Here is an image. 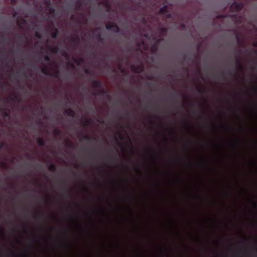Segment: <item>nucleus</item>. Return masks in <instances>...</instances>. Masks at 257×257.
Instances as JSON below:
<instances>
[{"mask_svg":"<svg viewBox=\"0 0 257 257\" xmlns=\"http://www.w3.org/2000/svg\"><path fill=\"white\" fill-rule=\"evenodd\" d=\"M42 72L46 75L53 77L55 78L58 79L60 76V71L56 69L54 73L52 74L49 70V68L45 66L42 69Z\"/></svg>","mask_w":257,"mask_h":257,"instance_id":"1","label":"nucleus"},{"mask_svg":"<svg viewBox=\"0 0 257 257\" xmlns=\"http://www.w3.org/2000/svg\"><path fill=\"white\" fill-rule=\"evenodd\" d=\"M244 7V4L241 2H234L230 6V9L233 12L238 13Z\"/></svg>","mask_w":257,"mask_h":257,"instance_id":"2","label":"nucleus"},{"mask_svg":"<svg viewBox=\"0 0 257 257\" xmlns=\"http://www.w3.org/2000/svg\"><path fill=\"white\" fill-rule=\"evenodd\" d=\"M105 27L107 30H113L116 33H119L120 30L119 27L114 23L106 25Z\"/></svg>","mask_w":257,"mask_h":257,"instance_id":"3","label":"nucleus"},{"mask_svg":"<svg viewBox=\"0 0 257 257\" xmlns=\"http://www.w3.org/2000/svg\"><path fill=\"white\" fill-rule=\"evenodd\" d=\"M132 70L136 73L140 74L144 70V66L141 63L138 65H132Z\"/></svg>","mask_w":257,"mask_h":257,"instance_id":"4","label":"nucleus"},{"mask_svg":"<svg viewBox=\"0 0 257 257\" xmlns=\"http://www.w3.org/2000/svg\"><path fill=\"white\" fill-rule=\"evenodd\" d=\"M235 62L236 66L237 69L241 71H243L244 70V67L242 64L241 61L238 55L235 56Z\"/></svg>","mask_w":257,"mask_h":257,"instance_id":"5","label":"nucleus"},{"mask_svg":"<svg viewBox=\"0 0 257 257\" xmlns=\"http://www.w3.org/2000/svg\"><path fill=\"white\" fill-rule=\"evenodd\" d=\"M92 86L95 88H102L103 86L102 83L98 80H93L92 81Z\"/></svg>","mask_w":257,"mask_h":257,"instance_id":"6","label":"nucleus"},{"mask_svg":"<svg viewBox=\"0 0 257 257\" xmlns=\"http://www.w3.org/2000/svg\"><path fill=\"white\" fill-rule=\"evenodd\" d=\"M64 114L72 117H74L76 116L75 112L72 109H66L64 111Z\"/></svg>","mask_w":257,"mask_h":257,"instance_id":"7","label":"nucleus"},{"mask_svg":"<svg viewBox=\"0 0 257 257\" xmlns=\"http://www.w3.org/2000/svg\"><path fill=\"white\" fill-rule=\"evenodd\" d=\"M82 6V2L80 0H76L75 3V10L76 11H81Z\"/></svg>","mask_w":257,"mask_h":257,"instance_id":"8","label":"nucleus"},{"mask_svg":"<svg viewBox=\"0 0 257 257\" xmlns=\"http://www.w3.org/2000/svg\"><path fill=\"white\" fill-rule=\"evenodd\" d=\"M168 12V10L167 5H164L159 10V14L161 15H165Z\"/></svg>","mask_w":257,"mask_h":257,"instance_id":"9","label":"nucleus"},{"mask_svg":"<svg viewBox=\"0 0 257 257\" xmlns=\"http://www.w3.org/2000/svg\"><path fill=\"white\" fill-rule=\"evenodd\" d=\"M56 169L57 167L55 164L51 163H49L48 169L50 171L52 172H55L56 171Z\"/></svg>","mask_w":257,"mask_h":257,"instance_id":"10","label":"nucleus"},{"mask_svg":"<svg viewBox=\"0 0 257 257\" xmlns=\"http://www.w3.org/2000/svg\"><path fill=\"white\" fill-rule=\"evenodd\" d=\"M38 145L40 147H44L45 146V142L44 139L41 138H39L37 140Z\"/></svg>","mask_w":257,"mask_h":257,"instance_id":"11","label":"nucleus"},{"mask_svg":"<svg viewBox=\"0 0 257 257\" xmlns=\"http://www.w3.org/2000/svg\"><path fill=\"white\" fill-rule=\"evenodd\" d=\"M58 35H59L58 30L56 29L55 30L54 32H53V33H52L51 34V37L54 39L57 38Z\"/></svg>","mask_w":257,"mask_h":257,"instance_id":"12","label":"nucleus"},{"mask_svg":"<svg viewBox=\"0 0 257 257\" xmlns=\"http://www.w3.org/2000/svg\"><path fill=\"white\" fill-rule=\"evenodd\" d=\"M83 139H84L85 140H88V141H92V140L95 141L96 140L95 138L90 137L88 135L83 136Z\"/></svg>","mask_w":257,"mask_h":257,"instance_id":"13","label":"nucleus"},{"mask_svg":"<svg viewBox=\"0 0 257 257\" xmlns=\"http://www.w3.org/2000/svg\"><path fill=\"white\" fill-rule=\"evenodd\" d=\"M197 90L200 94H205L206 93V89L205 88L198 87Z\"/></svg>","mask_w":257,"mask_h":257,"instance_id":"14","label":"nucleus"},{"mask_svg":"<svg viewBox=\"0 0 257 257\" xmlns=\"http://www.w3.org/2000/svg\"><path fill=\"white\" fill-rule=\"evenodd\" d=\"M95 37L96 38V39L97 40V41L98 42H102L103 41V38L101 37V34L100 33H98L97 34L96 36H95Z\"/></svg>","mask_w":257,"mask_h":257,"instance_id":"15","label":"nucleus"},{"mask_svg":"<svg viewBox=\"0 0 257 257\" xmlns=\"http://www.w3.org/2000/svg\"><path fill=\"white\" fill-rule=\"evenodd\" d=\"M9 99L10 100H20V97H19V96L18 95H15L13 97H9Z\"/></svg>","mask_w":257,"mask_h":257,"instance_id":"16","label":"nucleus"},{"mask_svg":"<svg viewBox=\"0 0 257 257\" xmlns=\"http://www.w3.org/2000/svg\"><path fill=\"white\" fill-rule=\"evenodd\" d=\"M84 60L82 58L75 59L74 60L75 62H76V63H77L78 64H80V63H83L84 62Z\"/></svg>","mask_w":257,"mask_h":257,"instance_id":"17","label":"nucleus"},{"mask_svg":"<svg viewBox=\"0 0 257 257\" xmlns=\"http://www.w3.org/2000/svg\"><path fill=\"white\" fill-rule=\"evenodd\" d=\"M151 50L153 53H156L158 50V47L157 45H154L151 47Z\"/></svg>","mask_w":257,"mask_h":257,"instance_id":"18","label":"nucleus"},{"mask_svg":"<svg viewBox=\"0 0 257 257\" xmlns=\"http://www.w3.org/2000/svg\"><path fill=\"white\" fill-rule=\"evenodd\" d=\"M48 8L49 9V13L51 15H54L55 13V9L54 8L51 7H48Z\"/></svg>","mask_w":257,"mask_h":257,"instance_id":"19","label":"nucleus"},{"mask_svg":"<svg viewBox=\"0 0 257 257\" xmlns=\"http://www.w3.org/2000/svg\"><path fill=\"white\" fill-rule=\"evenodd\" d=\"M107 93H108V91L103 89L100 90L99 91V94L101 95H104V94H106Z\"/></svg>","mask_w":257,"mask_h":257,"instance_id":"20","label":"nucleus"},{"mask_svg":"<svg viewBox=\"0 0 257 257\" xmlns=\"http://www.w3.org/2000/svg\"><path fill=\"white\" fill-rule=\"evenodd\" d=\"M71 40L73 43H78L79 41V38L77 36L75 38H72Z\"/></svg>","mask_w":257,"mask_h":257,"instance_id":"21","label":"nucleus"},{"mask_svg":"<svg viewBox=\"0 0 257 257\" xmlns=\"http://www.w3.org/2000/svg\"><path fill=\"white\" fill-rule=\"evenodd\" d=\"M159 30L162 34H165L167 32V29L164 27H161L159 28Z\"/></svg>","mask_w":257,"mask_h":257,"instance_id":"22","label":"nucleus"},{"mask_svg":"<svg viewBox=\"0 0 257 257\" xmlns=\"http://www.w3.org/2000/svg\"><path fill=\"white\" fill-rule=\"evenodd\" d=\"M2 115L5 117H8L9 116V113L7 111L4 110L2 112Z\"/></svg>","mask_w":257,"mask_h":257,"instance_id":"23","label":"nucleus"},{"mask_svg":"<svg viewBox=\"0 0 257 257\" xmlns=\"http://www.w3.org/2000/svg\"><path fill=\"white\" fill-rule=\"evenodd\" d=\"M35 36L38 38V39H41L42 38V35L39 32H36L35 33Z\"/></svg>","mask_w":257,"mask_h":257,"instance_id":"24","label":"nucleus"},{"mask_svg":"<svg viewBox=\"0 0 257 257\" xmlns=\"http://www.w3.org/2000/svg\"><path fill=\"white\" fill-rule=\"evenodd\" d=\"M51 51L54 53H57L59 51V49L58 47H54L51 48Z\"/></svg>","mask_w":257,"mask_h":257,"instance_id":"25","label":"nucleus"},{"mask_svg":"<svg viewBox=\"0 0 257 257\" xmlns=\"http://www.w3.org/2000/svg\"><path fill=\"white\" fill-rule=\"evenodd\" d=\"M54 133L55 135L58 136L61 134V131L59 130L56 128L54 130Z\"/></svg>","mask_w":257,"mask_h":257,"instance_id":"26","label":"nucleus"},{"mask_svg":"<svg viewBox=\"0 0 257 257\" xmlns=\"http://www.w3.org/2000/svg\"><path fill=\"white\" fill-rule=\"evenodd\" d=\"M165 15H166V18H167V19H170L172 18V15L171 13H170L169 12L168 13H167L165 14Z\"/></svg>","mask_w":257,"mask_h":257,"instance_id":"27","label":"nucleus"},{"mask_svg":"<svg viewBox=\"0 0 257 257\" xmlns=\"http://www.w3.org/2000/svg\"><path fill=\"white\" fill-rule=\"evenodd\" d=\"M44 59L47 62H50L51 60L50 56L48 55H46L44 56Z\"/></svg>","mask_w":257,"mask_h":257,"instance_id":"28","label":"nucleus"},{"mask_svg":"<svg viewBox=\"0 0 257 257\" xmlns=\"http://www.w3.org/2000/svg\"><path fill=\"white\" fill-rule=\"evenodd\" d=\"M185 126L186 127V128L187 129H189L190 128L189 121L186 120H185Z\"/></svg>","mask_w":257,"mask_h":257,"instance_id":"29","label":"nucleus"},{"mask_svg":"<svg viewBox=\"0 0 257 257\" xmlns=\"http://www.w3.org/2000/svg\"><path fill=\"white\" fill-rule=\"evenodd\" d=\"M67 145L70 148H73L74 147V145L70 142H67Z\"/></svg>","mask_w":257,"mask_h":257,"instance_id":"30","label":"nucleus"},{"mask_svg":"<svg viewBox=\"0 0 257 257\" xmlns=\"http://www.w3.org/2000/svg\"><path fill=\"white\" fill-rule=\"evenodd\" d=\"M90 123V119H86L85 121V123L84 125L85 126H87L89 123Z\"/></svg>","mask_w":257,"mask_h":257,"instance_id":"31","label":"nucleus"},{"mask_svg":"<svg viewBox=\"0 0 257 257\" xmlns=\"http://www.w3.org/2000/svg\"><path fill=\"white\" fill-rule=\"evenodd\" d=\"M42 216V214L39 213H36L34 216L35 218H40Z\"/></svg>","mask_w":257,"mask_h":257,"instance_id":"32","label":"nucleus"},{"mask_svg":"<svg viewBox=\"0 0 257 257\" xmlns=\"http://www.w3.org/2000/svg\"><path fill=\"white\" fill-rule=\"evenodd\" d=\"M84 72L87 74H90L91 73V71L89 69H86Z\"/></svg>","mask_w":257,"mask_h":257,"instance_id":"33","label":"nucleus"},{"mask_svg":"<svg viewBox=\"0 0 257 257\" xmlns=\"http://www.w3.org/2000/svg\"><path fill=\"white\" fill-rule=\"evenodd\" d=\"M6 146V144L4 143H2L0 144V148L2 149L4 148Z\"/></svg>","mask_w":257,"mask_h":257,"instance_id":"34","label":"nucleus"},{"mask_svg":"<svg viewBox=\"0 0 257 257\" xmlns=\"http://www.w3.org/2000/svg\"><path fill=\"white\" fill-rule=\"evenodd\" d=\"M142 22L143 23L145 24L146 23V20L145 18H143L142 19Z\"/></svg>","mask_w":257,"mask_h":257,"instance_id":"35","label":"nucleus"},{"mask_svg":"<svg viewBox=\"0 0 257 257\" xmlns=\"http://www.w3.org/2000/svg\"><path fill=\"white\" fill-rule=\"evenodd\" d=\"M236 40H237L238 42H240V38H239V37L238 35L236 36Z\"/></svg>","mask_w":257,"mask_h":257,"instance_id":"36","label":"nucleus"},{"mask_svg":"<svg viewBox=\"0 0 257 257\" xmlns=\"http://www.w3.org/2000/svg\"><path fill=\"white\" fill-rule=\"evenodd\" d=\"M46 4H47V5H50V4H51L50 1V0H46Z\"/></svg>","mask_w":257,"mask_h":257,"instance_id":"37","label":"nucleus"},{"mask_svg":"<svg viewBox=\"0 0 257 257\" xmlns=\"http://www.w3.org/2000/svg\"><path fill=\"white\" fill-rule=\"evenodd\" d=\"M70 66H71V68H72L73 69H74V68H75V65H74L73 64H72V63H71V64H70Z\"/></svg>","mask_w":257,"mask_h":257,"instance_id":"38","label":"nucleus"},{"mask_svg":"<svg viewBox=\"0 0 257 257\" xmlns=\"http://www.w3.org/2000/svg\"><path fill=\"white\" fill-rule=\"evenodd\" d=\"M253 46L257 47V42L253 43Z\"/></svg>","mask_w":257,"mask_h":257,"instance_id":"39","label":"nucleus"},{"mask_svg":"<svg viewBox=\"0 0 257 257\" xmlns=\"http://www.w3.org/2000/svg\"><path fill=\"white\" fill-rule=\"evenodd\" d=\"M236 22H237V23H241V20H240V19H238V20H236Z\"/></svg>","mask_w":257,"mask_h":257,"instance_id":"40","label":"nucleus"},{"mask_svg":"<svg viewBox=\"0 0 257 257\" xmlns=\"http://www.w3.org/2000/svg\"><path fill=\"white\" fill-rule=\"evenodd\" d=\"M23 36L22 35H19L18 36V38L20 39H22L23 38Z\"/></svg>","mask_w":257,"mask_h":257,"instance_id":"41","label":"nucleus"},{"mask_svg":"<svg viewBox=\"0 0 257 257\" xmlns=\"http://www.w3.org/2000/svg\"><path fill=\"white\" fill-rule=\"evenodd\" d=\"M17 0H12V3L15 4Z\"/></svg>","mask_w":257,"mask_h":257,"instance_id":"42","label":"nucleus"},{"mask_svg":"<svg viewBox=\"0 0 257 257\" xmlns=\"http://www.w3.org/2000/svg\"><path fill=\"white\" fill-rule=\"evenodd\" d=\"M126 114V115L127 116H129V115H130V113L127 112H126V114Z\"/></svg>","mask_w":257,"mask_h":257,"instance_id":"43","label":"nucleus"},{"mask_svg":"<svg viewBox=\"0 0 257 257\" xmlns=\"http://www.w3.org/2000/svg\"><path fill=\"white\" fill-rule=\"evenodd\" d=\"M98 121L101 122V123H104L103 121H100L99 120H98Z\"/></svg>","mask_w":257,"mask_h":257,"instance_id":"44","label":"nucleus"},{"mask_svg":"<svg viewBox=\"0 0 257 257\" xmlns=\"http://www.w3.org/2000/svg\"><path fill=\"white\" fill-rule=\"evenodd\" d=\"M74 16L73 15L71 17V19L73 20V19H74Z\"/></svg>","mask_w":257,"mask_h":257,"instance_id":"45","label":"nucleus"},{"mask_svg":"<svg viewBox=\"0 0 257 257\" xmlns=\"http://www.w3.org/2000/svg\"><path fill=\"white\" fill-rule=\"evenodd\" d=\"M34 241L35 242H37V241H38V240H37V239H36L35 238L34 239Z\"/></svg>","mask_w":257,"mask_h":257,"instance_id":"46","label":"nucleus"},{"mask_svg":"<svg viewBox=\"0 0 257 257\" xmlns=\"http://www.w3.org/2000/svg\"><path fill=\"white\" fill-rule=\"evenodd\" d=\"M148 78L150 80H152V79H153V77H149Z\"/></svg>","mask_w":257,"mask_h":257,"instance_id":"47","label":"nucleus"},{"mask_svg":"<svg viewBox=\"0 0 257 257\" xmlns=\"http://www.w3.org/2000/svg\"><path fill=\"white\" fill-rule=\"evenodd\" d=\"M254 90H255V91H257V87H254Z\"/></svg>","mask_w":257,"mask_h":257,"instance_id":"48","label":"nucleus"},{"mask_svg":"<svg viewBox=\"0 0 257 257\" xmlns=\"http://www.w3.org/2000/svg\"><path fill=\"white\" fill-rule=\"evenodd\" d=\"M136 170H137V171L138 172L140 173V170H139V169H138V168H137V169H136Z\"/></svg>","mask_w":257,"mask_h":257,"instance_id":"49","label":"nucleus"},{"mask_svg":"<svg viewBox=\"0 0 257 257\" xmlns=\"http://www.w3.org/2000/svg\"><path fill=\"white\" fill-rule=\"evenodd\" d=\"M103 166H104V167H107V166L106 164H104V165H103Z\"/></svg>","mask_w":257,"mask_h":257,"instance_id":"50","label":"nucleus"},{"mask_svg":"<svg viewBox=\"0 0 257 257\" xmlns=\"http://www.w3.org/2000/svg\"><path fill=\"white\" fill-rule=\"evenodd\" d=\"M22 74H23V75H25V72H23V73H22Z\"/></svg>","mask_w":257,"mask_h":257,"instance_id":"51","label":"nucleus"},{"mask_svg":"<svg viewBox=\"0 0 257 257\" xmlns=\"http://www.w3.org/2000/svg\"><path fill=\"white\" fill-rule=\"evenodd\" d=\"M93 95H97V93H93Z\"/></svg>","mask_w":257,"mask_h":257,"instance_id":"52","label":"nucleus"},{"mask_svg":"<svg viewBox=\"0 0 257 257\" xmlns=\"http://www.w3.org/2000/svg\"><path fill=\"white\" fill-rule=\"evenodd\" d=\"M78 167V165H75V168H77Z\"/></svg>","mask_w":257,"mask_h":257,"instance_id":"53","label":"nucleus"},{"mask_svg":"<svg viewBox=\"0 0 257 257\" xmlns=\"http://www.w3.org/2000/svg\"><path fill=\"white\" fill-rule=\"evenodd\" d=\"M64 55H65V56H66V55H67L66 53H64Z\"/></svg>","mask_w":257,"mask_h":257,"instance_id":"54","label":"nucleus"},{"mask_svg":"<svg viewBox=\"0 0 257 257\" xmlns=\"http://www.w3.org/2000/svg\"><path fill=\"white\" fill-rule=\"evenodd\" d=\"M239 53L240 54V53H241V50H239Z\"/></svg>","mask_w":257,"mask_h":257,"instance_id":"55","label":"nucleus"},{"mask_svg":"<svg viewBox=\"0 0 257 257\" xmlns=\"http://www.w3.org/2000/svg\"><path fill=\"white\" fill-rule=\"evenodd\" d=\"M220 17H224V16H221Z\"/></svg>","mask_w":257,"mask_h":257,"instance_id":"56","label":"nucleus"}]
</instances>
